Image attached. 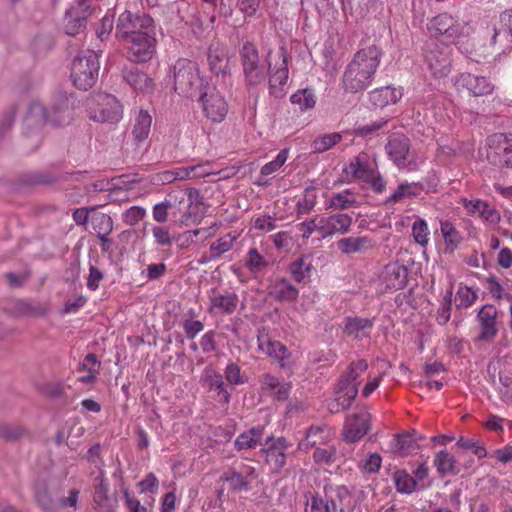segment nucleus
I'll use <instances>...</instances> for the list:
<instances>
[{"label":"nucleus","instance_id":"1","mask_svg":"<svg viewBox=\"0 0 512 512\" xmlns=\"http://www.w3.org/2000/svg\"><path fill=\"white\" fill-rule=\"evenodd\" d=\"M382 50L370 45L358 50L345 66L341 87L347 94L365 91L372 84L382 59Z\"/></svg>","mask_w":512,"mask_h":512},{"label":"nucleus","instance_id":"50","mask_svg":"<svg viewBox=\"0 0 512 512\" xmlns=\"http://www.w3.org/2000/svg\"><path fill=\"white\" fill-rule=\"evenodd\" d=\"M313 268L310 257L305 256L297 259L290 265V272L295 281L301 282L310 276Z\"/></svg>","mask_w":512,"mask_h":512},{"label":"nucleus","instance_id":"59","mask_svg":"<svg viewBox=\"0 0 512 512\" xmlns=\"http://www.w3.org/2000/svg\"><path fill=\"white\" fill-rule=\"evenodd\" d=\"M246 266L252 273H258L267 266V261L256 248H250L246 255Z\"/></svg>","mask_w":512,"mask_h":512},{"label":"nucleus","instance_id":"2","mask_svg":"<svg viewBox=\"0 0 512 512\" xmlns=\"http://www.w3.org/2000/svg\"><path fill=\"white\" fill-rule=\"evenodd\" d=\"M204 206L203 197L195 188H189L179 198L178 205L170 200H164L154 205L152 210L153 219L158 223H165L168 219V210L174 209L172 214L182 224L188 225L194 222Z\"/></svg>","mask_w":512,"mask_h":512},{"label":"nucleus","instance_id":"51","mask_svg":"<svg viewBox=\"0 0 512 512\" xmlns=\"http://www.w3.org/2000/svg\"><path fill=\"white\" fill-rule=\"evenodd\" d=\"M213 163L211 161H202L195 165H190L191 178H205L212 175H218V179L226 178L227 175H221L224 171L219 170L215 171L212 167Z\"/></svg>","mask_w":512,"mask_h":512},{"label":"nucleus","instance_id":"22","mask_svg":"<svg viewBox=\"0 0 512 512\" xmlns=\"http://www.w3.org/2000/svg\"><path fill=\"white\" fill-rule=\"evenodd\" d=\"M370 429V414L367 411L350 414L346 417L342 431L343 440L354 443L364 437Z\"/></svg>","mask_w":512,"mask_h":512},{"label":"nucleus","instance_id":"36","mask_svg":"<svg viewBox=\"0 0 512 512\" xmlns=\"http://www.w3.org/2000/svg\"><path fill=\"white\" fill-rule=\"evenodd\" d=\"M124 80L135 91L141 93H149L153 90V80L144 72L139 71L137 68H131L124 72Z\"/></svg>","mask_w":512,"mask_h":512},{"label":"nucleus","instance_id":"10","mask_svg":"<svg viewBox=\"0 0 512 512\" xmlns=\"http://www.w3.org/2000/svg\"><path fill=\"white\" fill-rule=\"evenodd\" d=\"M86 109L91 120L101 123H117L122 119L123 107L116 97L97 93L86 101Z\"/></svg>","mask_w":512,"mask_h":512},{"label":"nucleus","instance_id":"55","mask_svg":"<svg viewBox=\"0 0 512 512\" xmlns=\"http://www.w3.org/2000/svg\"><path fill=\"white\" fill-rule=\"evenodd\" d=\"M478 299L476 291L468 286H459L456 295L455 303L457 308H468L472 306Z\"/></svg>","mask_w":512,"mask_h":512},{"label":"nucleus","instance_id":"13","mask_svg":"<svg viewBox=\"0 0 512 512\" xmlns=\"http://www.w3.org/2000/svg\"><path fill=\"white\" fill-rule=\"evenodd\" d=\"M204 116L213 123H221L227 116L229 106L216 86L206 81L198 99Z\"/></svg>","mask_w":512,"mask_h":512},{"label":"nucleus","instance_id":"25","mask_svg":"<svg viewBox=\"0 0 512 512\" xmlns=\"http://www.w3.org/2000/svg\"><path fill=\"white\" fill-rule=\"evenodd\" d=\"M259 382L262 392L278 401L287 400L292 389L290 381L280 380L271 373L261 375Z\"/></svg>","mask_w":512,"mask_h":512},{"label":"nucleus","instance_id":"5","mask_svg":"<svg viewBox=\"0 0 512 512\" xmlns=\"http://www.w3.org/2000/svg\"><path fill=\"white\" fill-rule=\"evenodd\" d=\"M73 104V97L65 94L57 96L49 111H47L41 103L34 101L28 108L25 122L28 126H41L44 123H50L55 126L68 125L72 122L74 117Z\"/></svg>","mask_w":512,"mask_h":512},{"label":"nucleus","instance_id":"35","mask_svg":"<svg viewBox=\"0 0 512 512\" xmlns=\"http://www.w3.org/2000/svg\"><path fill=\"white\" fill-rule=\"evenodd\" d=\"M403 96L401 88L383 87L376 89L369 94L370 101L376 107H384L390 104H395Z\"/></svg>","mask_w":512,"mask_h":512},{"label":"nucleus","instance_id":"18","mask_svg":"<svg viewBox=\"0 0 512 512\" xmlns=\"http://www.w3.org/2000/svg\"><path fill=\"white\" fill-rule=\"evenodd\" d=\"M240 54L246 85L252 87L261 84L266 78V70L260 63L255 45L250 42L244 43Z\"/></svg>","mask_w":512,"mask_h":512},{"label":"nucleus","instance_id":"42","mask_svg":"<svg viewBox=\"0 0 512 512\" xmlns=\"http://www.w3.org/2000/svg\"><path fill=\"white\" fill-rule=\"evenodd\" d=\"M298 290L287 280H277L270 291V295L280 301H295L298 297Z\"/></svg>","mask_w":512,"mask_h":512},{"label":"nucleus","instance_id":"57","mask_svg":"<svg viewBox=\"0 0 512 512\" xmlns=\"http://www.w3.org/2000/svg\"><path fill=\"white\" fill-rule=\"evenodd\" d=\"M382 464V458L378 453H370L359 461L357 467L363 474H376Z\"/></svg>","mask_w":512,"mask_h":512},{"label":"nucleus","instance_id":"21","mask_svg":"<svg viewBox=\"0 0 512 512\" xmlns=\"http://www.w3.org/2000/svg\"><path fill=\"white\" fill-rule=\"evenodd\" d=\"M454 86L458 91H467L474 97L490 95L494 90V85L486 77L469 72H462L455 76Z\"/></svg>","mask_w":512,"mask_h":512},{"label":"nucleus","instance_id":"7","mask_svg":"<svg viewBox=\"0 0 512 512\" xmlns=\"http://www.w3.org/2000/svg\"><path fill=\"white\" fill-rule=\"evenodd\" d=\"M174 89L187 97H193L205 86L204 79L200 76L198 65L188 59H179L173 66Z\"/></svg>","mask_w":512,"mask_h":512},{"label":"nucleus","instance_id":"52","mask_svg":"<svg viewBox=\"0 0 512 512\" xmlns=\"http://www.w3.org/2000/svg\"><path fill=\"white\" fill-rule=\"evenodd\" d=\"M292 104L298 105L301 111L314 108L316 97L312 90L302 89L295 92L290 98Z\"/></svg>","mask_w":512,"mask_h":512},{"label":"nucleus","instance_id":"27","mask_svg":"<svg viewBox=\"0 0 512 512\" xmlns=\"http://www.w3.org/2000/svg\"><path fill=\"white\" fill-rule=\"evenodd\" d=\"M374 327V318L348 316L343 320V332L354 339L369 338Z\"/></svg>","mask_w":512,"mask_h":512},{"label":"nucleus","instance_id":"4","mask_svg":"<svg viewBox=\"0 0 512 512\" xmlns=\"http://www.w3.org/2000/svg\"><path fill=\"white\" fill-rule=\"evenodd\" d=\"M342 172L347 182H362L376 194H382L386 190V181L379 172L376 157L372 154L360 152L350 159Z\"/></svg>","mask_w":512,"mask_h":512},{"label":"nucleus","instance_id":"46","mask_svg":"<svg viewBox=\"0 0 512 512\" xmlns=\"http://www.w3.org/2000/svg\"><path fill=\"white\" fill-rule=\"evenodd\" d=\"M420 192L418 183H401L397 189L386 199V203L395 204L405 198L417 196Z\"/></svg>","mask_w":512,"mask_h":512},{"label":"nucleus","instance_id":"61","mask_svg":"<svg viewBox=\"0 0 512 512\" xmlns=\"http://www.w3.org/2000/svg\"><path fill=\"white\" fill-rule=\"evenodd\" d=\"M452 288L446 291L441 305L437 311L436 320L438 324L445 325L451 317Z\"/></svg>","mask_w":512,"mask_h":512},{"label":"nucleus","instance_id":"33","mask_svg":"<svg viewBox=\"0 0 512 512\" xmlns=\"http://www.w3.org/2000/svg\"><path fill=\"white\" fill-rule=\"evenodd\" d=\"M440 233L444 241L445 252L454 253L463 240L461 233L450 220H440Z\"/></svg>","mask_w":512,"mask_h":512},{"label":"nucleus","instance_id":"48","mask_svg":"<svg viewBox=\"0 0 512 512\" xmlns=\"http://www.w3.org/2000/svg\"><path fill=\"white\" fill-rule=\"evenodd\" d=\"M317 203V189L314 185H310L304 189L303 197L298 200L296 207L297 213L305 215L310 213Z\"/></svg>","mask_w":512,"mask_h":512},{"label":"nucleus","instance_id":"30","mask_svg":"<svg viewBox=\"0 0 512 512\" xmlns=\"http://www.w3.org/2000/svg\"><path fill=\"white\" fill-rule=\"evenodd\" d=\"M210 311L231 314L236 310L238 297L234 293H221L212 289L209 294Z\"/></svg>","mask_w":512,"mask_h":512},{"label":"nucleus","instance_id":"3","mask_svg":"<svg viewBox=\"0 0 512 512\" xmlns=\"http://www.w3.org/2000/svg\"><path fill=\"white\" fill-rule=\"evenodd\" d=\"M484 47L496 53L495 59L512 51V9L501 12L494 17L480 32Z\"/></svg>","mask_w":512,"mask_h":512},{"label":"nucleus","instance_id":"41","mask_svg":"<svg viewBox=\"0 0 512 512\" xmlns=\"http://www.w3.org/2000/svg\"><path fill=\"white\" fill-rule=\"evenodd\" d=\"M99 368L100 363L96 355L92 353L87 354L81 362L79 371L83 375L78 377V381L85 384L94 382L99 374Z\"/></svg>","mask_w":512,"mask_h":512},{"label":"nucleus","instance_id":"47","mask_svg":"<svg viewBox=\"0 0 512 512\" xmlns=\"http://www.w3.org/2000/svg\"><path fill=\"white\" fill-rule=\"evenodd\" d=\"M342 138V134L338 132L319 136L311 143L312 152L324 153L341 142Z\"/></svg>","mask_w":512,"mask_h":512},{"label":"nucleus","instance_id":"64","mask_svg":"<svg viewBox=\"0 0 512 512\" xmlns=\"http://www.w3.org/2000/svg\"><path fill=\"white\" fill-rule=\"evenodd\" d=\"M151 232L158 246L170 247L173 244L174 237L167 227L155 225L151 228Z\"/></svg>","mask_w":512,"mask_h":512},{"label":"nucleus","instance_id":"38","mask_svg":"<svg viewBox=\"0 0 512 512\" xmlns=\"http://www.w3.org/2000/svg\"><path fill=\"white\" fill-rule=\"evenodd\" d=\"M484 287L490 297L497 301H509L512 303V295L508 292L505 283L495 275H490L484 282Z\"/></svg>","mask_w":512,"mask_h":512},{"label":"nucleus","instance_id":"63","mask_svg":"<svg viewBox=\"0 0 512 512\" xmlns=\"http://www.w3.org/2000/svg\"><path fill=\"white\" fill-rule=\"evenodd\" d=\"M224 376L230 385H242L247 382V377L241 373V368L236 363H229L226 366Z\"/></svg>","mask_w":512,"mask_h":512},{"label":"nucleus","instance_id":"39","mask_svg":"<svg viewBox=\"0 0 512 512\" xmlns=\"http://www.w3.org/2000/svg\"><path fill=\"white\" fill-rule=\"evenodd\" d=\"M264 436L263 427H253L248 431L241 433L235 440V448L237 450L254 449L261 444Z\"/></svg>","mask_w":512,"mask_h":512},{"label":"nucleus","instance_id":"19","mask_svg":"<svg viewBox=\"0 0 512 512\" xmlns=\"http://www.w3.org/2000/svg\"><path fill=\"white\" fill-rule=\"evenodd\" d=\"M486 146V156L491 164L512 169V137L502 133L490 135Z\"/></svg>","mask_w":512,"mask_h":512},{"label":"nucleus","instance_id":"58","mask_svg":"<svg viewBox=\"0 0 512 512\" xmlns=\"http://www.w3.org/2000/svg\"><path fill=\"white\" fill-rule=\"evenodd\" d=\"M35 499L38 506L44 512H57V505L50 496L48 489L45 486L37 488L35 492Z\"/></svg>","mask_w":512,"mask_h":512},{"label":"nucleus","instance_id":"9","mask_svg":"<svg viewBox=\"0 0 512 512\" xmlns=\"http://www.w3.org/2000/svg\"><path fill=\"white\" fill-rule=\"evenodd\" d=\"M99 56L92 50L81 52L72 62L71 79L75 87L88 90L98 79Z\"/></svg>","mask_w":512,"mask_h":512},{"label":"nucleus","instance_id":"34","mask_svg":"<svg viewBox=\"0 0 512 512\" xmlns=\"http://www.w3.org/2000/svg\"><path fill=\"white\" fill-rule=\"evenodd\" d=\"M330 438L328 429L321 426H311L307 432L305 439L299 442L298 449L308 451L312 447L327 444Z\"/></svg>","mask_w":512,"mask_h":512},{"label":"nucleus","instance_id":"17","mask_svg":"<svg viewBox=\"0 0 512 512\" xmlns=\"http://www.w3.org/2000/svg\"><path fill=\"white\" fill-rule=\"evenodd\" d=\"M121 41L127 49L128 59L135 63L150 61L156 52L155 31L143 32Z\"/></svg>","mask_w":512,"mask_h":512},{"label":"nucleus","instance_id":"29","mask_svg":"<svg viewBox=\"0 0 512 512\" xmlns=\"http://www.w3.org/2000/svg\"><path fill=\"white\" fill-rule=\"evenodd\" d=\"M287 445L284 438H269L265 449L267 462L275 469L280 470L286 463Z\"/></svg>","mask_w":512,"mask_h":512},{"label":"nucleus","instance_id":"16","mask_svg":"<svg viewBox=\"0 0 512 512\" xmlns=\"http://www.w3.org/2000/svg\"><path fill=\"white\" fill-rule=\"evenodd\" d=\"M153 19L147 14H132L124 11L120 14L116 26V36L120 40L134 37L143 32H153Z\"/></svg>","mask_w":512,"mask_h":512},{"label":"nucleus","instance_id":"54","mask_svg":"<svg viewBox=\"0 0 512 512\" xmlns=\"http://www.w3.org/2000/svg\"><path fill=\"white\" fill-rule=\"evenodd\" d=\"M11 313L15 317H31L41 315L42 310L28 301L16 300L12 304Z\"/></svg>","mask_w":512,"mask_h":512},{"label":"nucleus","instance_id":"24","mask_svg":"<svg viewBox=\"0 0 512 512\" xmlns=\"http://www.w3.org/2000/svg\"><path fill=\"white\" fill-rule=\"evenodd\" d=\"M424 58L434 77L441 78L450 72L451 61L447 48L438 49L436 46L427 45Z\"/></svg>","mask_w":512,"mask_h":512},{"label":"nucleus","instance_id":"23","mask_svg":"<svg viewBox=\"0 0 512 512\" xmlns=\"http://www.w3.org/2000/svg\"><path fill=\"white\" fill-rule=\"evenodd\" d=\"M319 222L318 233L322 238H327L335 234H346L350 230L353 219L348 214L336 213L329 216H320Z\"/></svg>","mask_w":512,"mask_h":512},{"label":"nucleus","instance_id":"53","mask_svg":"<svg viewBox=\"0 0 512 512\" xmlns=\"http://www.w3.org/2000/svg\"><path fill=\"white\" fill-rule=\"evenodd\" d=\"M237 237V234L228 233L214 241L210 245L211 256L213 258H216L231 250V248L233 247V243L235 242Z\"/></svg>","mask_w":512,"mask_h":512},{"label":"nucleus","instance_id":"44","mask_svg":"<svg viewBox=\"0 0 512 512\" xmlns=\"http://www.w3.org/2000/svg\"><path fill=\"white\" fill-rule=\"evenodd\" d=\"M309 512H344V509L333 497H312Z\"/></svg>","mask_w":512,"mask_h":512},{"label":"nucleus","instance_id":"8","mask_svg":"<svg viewBox=\"0 0 512 512\" xmlns=\"http://www.w3.org/2000/svg\"><path fill=\"white\" fill-rule=\"evenodd\" d=\"M390 160L400 169L408 172L418 170L425 158L410 153V140L402 133L392 134L385 146Z\"/></svg>","mask_w":512,"mask_h":512},{"label":"nucleus","instance_id":"26","mask_svg":"<svg viewBox=\"0 0 512 512\" xmlns=\"http://www.w3.org/2000/svg\"><path fill=\"white\" fill-rule=\"evenodd\" d=\"M462 204L468 214L480 217L487 224L496 225L501 220L500 212L486 201L463 199Z\"/></svg>","mask_w":512,"mask_h":512},{"label":"nucleus","instance_id":"62","mask_svg":"<svg viewBox=\"0 0 512 512\" xmlns=\"http://www.w3.org/2000/svg\"><path fill=\"white\" fill-rule=\"evenodd\" d=\"M415 447L416 443L410 435H399L394 439L393 450L401 456L408 455Z\"/></svg>","mask_w":512,"mask_h":512},{"label":"nucleus","instance_id":"6","mask_svg":"<svg viewBox=\"0 0 512 512\" xmlns=\"http://www.w3.org/2000/svg\"><path fill=\"white\" fill-rule=\"evenodd\" d=\"M368 369V363L363 360L352 362L348 370L343 374L339 381V390L337 391L336 398L329 404V409L335 412V402L338 409L348 408L358 393L360 382L358 378L364 374Z\"/></svg>","mask_w":512,"mask_h":512},{"label":"nucleus","instance_id":"20","mask_svg":"<svg viewBox=\"0 0 512 512\" xmlns=\"http://www.w3.org/2000/svg\"><path fill=\"white\" fill-rule=\"evenodd\" d=\"M498 311L492 304L483 305L477 313L476 321L479 327V333L475 338V342H491L498 334L497 326Z\"/></svg>","mask_w":512,"mask_h":512},{"label":"nucleus","instance_id":"28","mask_svg":"<svg viewBox=\"0 0 512 512\" xmlns=\"http://www.w3.org/2000/svg\"><path fill=\"white\" fill-rule=\"evenodd\" d=\"M208 64L211 72L216 75H227L230 72L229 58L226 48L219 43H212L208 49Z\"/></svg>","mask_w":512,"mask_h":512},{"label":"nucleus","instance_id":"37","mask_svg":"<svg viewBox=\"0 0 512 512\" xmlns=\"http://www.w3.org/2000/svg\"><path fill=\"white\" fill-rule=\"evenodd\" d=\"M152 124V117L145 110H140L134 120L132 136L137 144L148 139Z\"/></svg>","mask_w":512,"mask_h":512},{"label":"nucleus","instance_id":"11","mask_svg":"<svg viewBox=\"0 0 512 512\" xmlns=\"http://www.w3.org/2000/svg\"><path fill=\"white\" fill-rule=\"evenodd\" d=\"M431 37L440 39L446 44H457L468 35L466 24L448 13H441L431 18L427 23Z\"/></svg>","mask_w":512,"mask_h":512},{"label":"nucleus","instance_id":"60","mask_svg":"<svg viewBox=\"0 0 512 512\" xmlns=\"http://www.w3.org/2000/svg\"><path fill=\"white\" fill-rule=\"evenodd\" d=\"M92 225L97 234L109 235L113 230L112 218L104 213H98L93 216Z\"/></svg>","mask_w":512,"mask_h":512},{"label":"nucleus","instance_id":"14","mask_svg":"<svg viewBox=\"0 0 512 512\" xmlns=\"http://www.w3.org/2000/svg\"><path fill=\"white\" fill-rule=\"evenodd\" d=\"M410 275L409 268L396 260L387 263L379 272L377 289L380 293H393L406 287Z\"/></svg>","mask_w":512,"mask_h":512},{"label":"nucleus","instance_id":"49","mask_svg":"<svg viewBox=\"0 0 512 512\" xmlns=\"http://www.w3.org/2000/svg\"><path fill=\"white\" fill-rule=\"evenodd\" d=\"M396 490L402 494H411L416 488V480L405 470H397L393 474Z\"/></svg>","mask_w":512,"mask_h":512},{"label":"nucleus","instance_id":"32","mask_svg":"<svg viewBox=\"0 0 512 512\" xmlns=\"http://www.w3.org/2000/svg\"><path fill=\"white\" fill-rule=\"evenodd\" d=\"M254 469L250 466H244L242 472L236 470H228L222 476L221 479L229 484V487L236 492L247 491L250 480L248 477L252 475Z\"/></svg>","mask_w":512,"mask_h":512},{"label":"nucleus","instance_id":"56","mask_svg":"<svg viewBox=\"0 0 512 512\" xmlns=\"http://www.w3.org/2000/svg\"><path fill=\"white\" fill-rule=\"evenodd\" d=\"M336 459V448L326 445L324 447L316 446L313 453V460L319 465H331Z\"/></svg>","mask_w":512,"mask_h":512},{"label":"nucleus","instance_id":"15","mask_svg":"<svg viewBox=\"0 0 512 512\" xmlns=\"http://www.w3.org/2000/svg\"><path fill=\"white\" fill-rule=\"evenodd\" d=\"M257 345L258 350L274 359L280 368L292 371L296 366L298 355L289 351L280 341L272 340L268 334L259 333Z\"/></svg>","mask_w":512,"mask_h":512},{"label":"nucleus","instance_id":"43","mask_svg":"<svg viewBox=\"0 0 512 512\" xmlns=\"http://www.w3.org/2000/svg\"><path fill=\"white\" fill-rule=\"evenodd\" d=\"M434 465L442 476L455 475L459 471L454 456L445 450L436 454Z\"/></svg>","mask_w":512,"mask_h":512},{"label":"nucleus","instance_id":"45","mask_svg":"<svg viewBox=\"0 0 512 512\" xmlns=\"http://www.w3.org/2000/svg\"><path fill=\"white\" fill-rule=\"evenodd\" d=\"M411 234L416 244L422 248H426L428 246L430 240V230L426 220L420 217H416L411 227Z\"/></svg>","mask_w":512,"mask_h":512},{"label":"nucleus","instance_id":"31","mask_svg":"<svg viewBox=\"0 0 512 512\" xmlns=\"http://www.w3.org/2000/svg\"><path fill=\"white\" fill-rule=\"evenodd\" d=\"M374 246V241L368 236L345 237L337 242L338 249L345 255L363 253L373 249Z\"/></svg>","mask_w":512,"mask_h":512},{"label":"nucleus","instance_id":"12","mask_svg":"<svg viewBox=\"0 0 512 512\" xmlns=\"http://www.w3.org/2000/svg\"><path fill=\"white\" fill-rule=\"evenodd\" d=\"M267 65L269 73V91L276 98L285 95V86L288 81V61L289 54L284 46L279 47L277 51H270L267 54Z\"/></svg>","mask_w":512,"mask_h":512},{"label":"nucleus","instance_id":"40","mask_svg":"<svg viewBox=\"0 0 512 512\" xmlns=\"http://www.w3.org/2000/svg\"><path fill=\"white\" fill-rule=\"evenodd\" d=\"M356 202V194L351 189H345L332 194L325 205L327 209L345 210L354 207Z\"/></svg>","mask_w":512,"mask_h":512}]
</instances>
